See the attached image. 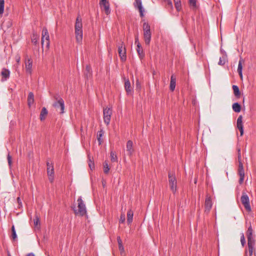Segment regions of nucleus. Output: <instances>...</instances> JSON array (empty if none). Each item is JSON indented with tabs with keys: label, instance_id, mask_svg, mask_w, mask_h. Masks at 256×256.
Here are the masks:
<instances>
[{
	"label": "nucleus",
	"instance_id": "28",
	"mask_svg": "<svg viewBox=\"0 0 256 256\" xmlns=\"http://www.w3.org/2000/svg\"><path fill=\"white\" fill-rule=\"evenodd\" d=\"M232 110L234 112H239L241 110V106L238 102H234L232 106Z\"/></svg>",
	"mask_w": 256,
	"mask_h": 256
},
{
	"label": "nucleus",
	"instance_id": "26",
	"mask_svg": "<svg viewBox=\"0 0 256 256\" xmlns=\"http://www.w3.org/2000/svg\"><path fill=\"white\" fill-rule=\"evenodd\" d=\"M34 102V95L32 92H30L28 97V104L30 107Z\"/></svg>",
	"mask_w": 256,
	"mask_h": 256
},
{
	"label": "nucleus",
	"instance_id": "13",
	"mask_svg": "<svg viewBox=\"0 0 256 256\" xmlns=\"http://www.w3.org/2000/svg\"><path fill=\"white\" fill-rule=\"evenodd\" d=\"M212 206V198L210 196H206L205 203L204 208L205 212L208 213L211 210Z\"/></svg>",
	"mask_w": 256,
	"mask_h": 256
},
{
	"label": "nucleus",
	"instance_id": "2",
	"mask_svg": "<svg viewBox=\"0 0 256 256\" xmlns=\"http://www.w3.org/2000/svg\"><path fill=\"white\" fill-rule=\"evenodd\" d=\"M78 202V209L76 208L75 206L72 208V210L76 215H78L83 216L86 214V205L82 200L81 196L79 197L77 200Z\"/></svg>",
	"mask_w": 256,
	"mask_h": 256
},
{
	"label": "nucleus",
	"instance_id": "36",
	"mask_svg": "<svg viewBox=\"0 0 256 256\" xmlns=\"http://www.w3.org/2000/svg\"><path fill=\"white\" fill-rule=\"evenodd\" d=\"M110 158H111V160L112 162L117 161V156L114 152H110Z\"/></svg>",
	"mask_w": 256,
	"mask_h": 256
},
{
	"label": "nucleus",
	"instance_id": "7",
	"mask_svg": "<svg viewBox=\"0 0 256 256\" xmlns=\"http://www.w3.org/2000/svg\"><path fill=\"white\" fill-rule=\"evenodd\" d=\"M238 173L240 176L239 184H242L244 182V169L243 164L240 160V156H238Z\"/></svg>",
	"mask_w": 256,
	"mask_h": 256
},
{
	"label": "nucleus",
	"instance_id": "16",
	"mask_svg": "<svg viewBox=\"0 0 256 256\" xmlns=\"http://www.w3.org/2000/svg\"><path fill=\"white\" fill-rule=\"evenodd\" d=\"M126 148L128 154L129 156H132L134 152V149L133 148V142L132 140H129L127 142Z\"/></svg>",
	"mask_w": 256,
	"mask_h": 256
},
{
	"label": "nucleus",
	"instance_id": "50",
	"mask_svg": "<svg viewBox=\"0 0 256 256\" xmlns=\"http://www.w3.org/2000/svg\"><path fill=\"white\" fill-rule=\"evenodd\" d=\"M46 166H47V168H50V167H54L53 165L52 164H50L49 162H46Z\"/></svg>",
	"mask_w": 256,
	"mask_h": 256
},
{
	"label": "nucleus",
	"instance_id": "31",
	"mask_svg": "<svg viewBox=\"0 0 256 256\" xmlns=\"http://www.w3.org/2000/svg\"><path fill=\"white\" fill-rule=\"evenodd\" d=\"M12 240H16L17 239V235L14 225L12 226Z\"/></svg>",
	"mask_w": 256,
	"mask_h": 256
},
{
	"label": "nucleus",
	"instance_id": "33",
	"mask_svg": "<svg viewBox=\"0 0 256 256\" xmlns=\"http://www.w3.org/2000/svg\"><path fill=\"white\" fill-rule=\"evenodd\" d=\"M38 36L36 34L34 33L32 37V42L34 44L36 45L38 44Z\"/></svg>",
	"mask_w": 256,
	"mask_h": 256
},
{
	"label": "nucleus",
	"instance_id": "44",
	"mask_svg": "<svg viewBox=\"0 0 256 256\" xmlns=\"http://www.w3.org/2000/svg\"><path fill=\"white\" fill-rule=\"evenodd\" d=\"M125 215L124 214H122L120 216V222L123 223L125 221Z\"/></svg>",
	"mask_w": 256,
	"mask_h": 256
},
{
	"label": "nucleus",
	"instance_id": "40",
	"mask_svg": "<svg viewBox=\"0 0 256 256\" xmlns=\"http://www.w3.org/2000/svg\"><path fill=\"white\" fill-rule=\"evenodd\" d=\"M7 159H8V166L10 168L12 165V158L9 154H8Z\"/></svg>",
	"mask_w": 256,
	"mask_h": 256
},
{
	"label": "nucleus",
	"instance_id": "27",
	"mask_svg": "<svg viewBox=\"0 0 256 256\" xmlns=\"http://www.w3.org/2000/svg\"><path fill=\"white\" fill-rule=\"evenodd\" d=\"M134 213L132 210H129L127 212V222L130 224L132 222Z\"/></svg>",
	"mask_w": 256,
	"mask_h": 256
},
{
	"label": "nucleus",
	"instance_id": "10",
	"mask_svg": "<svg viewBox=\"0 0 256 256\" xmlns=\"http://www.w3.org/2000/svg\"><path fill=\"white\" fill-rule=\"evenodd\" d=\"M240 200L242 203L244 205L246 210L248 212H250L251 210V208L250 204L249 198L248 195L243 193Z\"/></svg>",
	"mask_w": 256,
	"mask_h": 256
},
{
	"label": "nucleus",
	"instance_id": "1",
	"mask_svg": "<svg viewBox=\"0 0 256 256\" xmlns=\"http://www.w3.org/2000/svg\"><path fill=\"white\" fill-rule=\"evenodd\" d=\"M253 230L252 226H250L246 232V235L248 238V252L249 256H255L253 255V252H255V240L252 236Z\"/></svg>",
	"mask_w": 256,
	"mask_h": 256
},
{
	"label": "nucleus",
	"instance_id": "17",
	"mask_svg": "<svg viewBox=\"0 0 256 256\" xmlns=\"http://www.w3.org/2000/svg\"><path fill=\"white\" fill-rule=\"evenodd\" d=\"M1 74L2 76V81H6L10 78V71L6 68H3L1 72Z\"/></svg>",
	"mask_w": 256,
	"mask_h": 256
},
{
	"label": "nucleus",
	"instance_id": "19",
	"mask_svg": "<svg viewBox=\"0 0 256 256\" xmlns=\"http://www.w3.org/2000/svg\"><path fill=\"white\" fill-rule=\"evenodd\" d=\"M76 42L78 44H81L83 38L82 30H74Z\"/></svg>",
	"mask_w": 256,
	"mask_h": 256
},
{
	"label": "nucleus",
	"instance_id": "37",
	"mask_svg": "<svg viewBox=\"0 0 256 256\" xmlns=\"http://www.w3.org/2000/svg\"><path fill=\"white\" fill-rule=\"evenodd\" d=\"M110 168L108 164L106 162H104V172L105 174H108L109 172Z\"/></svg>",
	"mask_w": 256,
	"mask_h": 256
},
{
	"label": "nucleus",
	"instance_id": "32",
	"mask_svg": "<svg viewBox=\"0 0 256 256\" xmlns=\"http://www.w3.org/2000/svg\"><path fill=\"white\" fill-rule=\"evenodd\" d=\"M175 7L178 11L181 10V1L180 0H174Z\"/></svg>",
	"mask_w": 256,
	"mask_h": 256
},
{
	"label": "nucleus",
	"instance_id": "41",
	"mask_svg": "<svg viewBox=\"0 0 256 256\" xmlns=\"http://www.w3.org/2000/svg\"><path fill=\"white\" fill-rule=\"evenodd\" d=\"M240 242L242 246H244L246 244V240L243 233H242L240 236Z\"/></svg>",
	"mask_w": 256,
	"mask_h": 256
},
{
	"label": "nucleus",
	"instance_id": "21",
	"mask_svg": "<svg viewBox=\"0 0 256 256\" xmlns=\"http://www.w3.org/2000/svg\"><path fill=\"white\" fill-rule=\"evenodd\" d=\"M47 174L49 180L52 182L54 180V167L47 168Z\"/></svg>",
	"mask_w": 256,
	"mask_h": 256
},
{
	"label": "nucleus",
	"instance_id": "18",
	"mask_svg": "<svg viewBox=\"0 0 256 256\" xmlns=\"http://www.w3.org/2000/svg\"><path fill=\"white\" fill-rule=\"evenodd\" d=\"M124 89L127 94H132V88L131 86L130 80L127 79L125 80Z\"/></svg>",
	"mask_w": 256,
	"mask_h": 256
},
{
	"label": "nucleus",
	"instance_id": "11",
	"mask_svg": "<svg viewBox=\"0 0 256 256\" xmlns=\"http://www.w3.org/2000/svg\"><path fill=\"white\" fill-rule=\"evenodd\" d=\"M44 39L46 40V44L48 48L50 46V36L46 28H44L42 30V45L43 46L44 44Z\"/></svg>",
	"mask_w": 256,
	"mask_h": 256
},
{
	"label": "nucleus",
	"instance_id": "12",
	"mask_svg": "<svg viewBox=\"0 0 256 256\" xmlns=\"http://www.w3.org/2000/svg\"><path fill=\"white\" fill-rule=\"evenodd\" d=\"M32 60L27 56L25 60V66L26 72L30 74L32 72Z\"/></svg>",
	"mask_w": 256,
	"mask_h": 256
},
{
	"label": "nucleus",
	"instance_id": "53",
	"mask_svg": "<svg viewBox=\"0 0 256 256\" xmlns=\"http://www.w3.org/2000/svg\"><path fill=\"white\" fill-rule=\"evenodd\" d=\"M136 88H138L140 86V84L138 80H137L136 82Z\"/></svg>",
	"mask_w": 256,
	"mask_h": 256
},
{
	"label": "nucleus",
	"instance_id": "30",
	"mask_svg": "<svg viewBox=\"0 0 256 256\" xmlns=\"http://www.w3.org/2000/svg\"><path fill=\"white\" fill-rule=\"evenodd\" d=\"M117 240L118 244V248L120 250V252L122 253L124 252V248L122 246V240L120 236H118Z\"/></svg>",
	"mask_w": 256,
	"mask_h": 256
},
{
	"label": "nucleus",
	"instance_id": "8",
	"mask_svg": "<svg viewBox=\"0 0 256 256\" xmlns=\"http://www.w3.org/2000/svg\"><path fill=\"white\" fill-rule=\"evenodd\" d=\"M118 52L122 62L126 60V50L124 42H122L118 46Z\"/></svg>",
	"mask_w": 256,
	"mask_h": 256
},
{
	"label": "nucleus",
	"instance_id": "43",
	"mask_svg": "<svg viewBox=\"0 0 256 256\" xmlns=\"http://www.w3.org/2000/svg\"><path fill=\"white\" fill-rule=\"evenodd\" d=\"M86 70L87 71L88 73H90L91 72V68L90 66L87 65L86 68ZM91 74H86V75L88 76V75H90Z\"/></svg>",
	"mask_w": 256,
	"mask_h": 256
},
{
	"label": "nucleus",
	"instance_id": "54",
	"mask_svg": "<svg viewBox=\"0 0 256 256\" xmlns=\"http://www.w3.org/2000/svg\"><path fill=\"white\" fill-rule=\"evenodd\" d=\"M26 256H34L32 252L28 253Z\"/></svg>",
	"mask_w": 256,
	"mask_h": 256
},
{
	"label": "nucleus",
	"instance_id": "47",
	"mask_svg": "<svg viewBox=\"0 0 256 256\" xmlns=\"http://www.w3.org/2000/svg\"><path fill=\"white\" fill-rule=\"evenodd\" d=\"M104 134V131L102 130H100V131L98 132V137H101Z\"/></svg>",
	"mask_w": 256,
	"mask_h": 256
},
{
	"label": "nucleus",
	"instance_id": "56",
	"mask_svg": "<svg viewBox=\"0 0 256 256\" xmlns=\"http://www.w3.org/2000/svg\"><path fill=\"white\" fill-rule=\"evenodd\" d=\"M8 256H11L9 252H8Z\"/></svg>",
	"mask_w": 256,
	"mask_h": 256
},
{
	"label": "nucleus",
	"instance_id": "39",
	"mask_svg": "<svg viewBox=\"0 0 256 256\" xmlns=\"http://www.w3.org/2000/svg\"><path fill=\"white\" fill-rule=\"evenodd\" d=\"M189 4L194 8L196 7V0H188Z\"/></svg>",
	"mask_w": 256,
	"mask_h": 256
},
{
	"label": "nucleus",
	"instance_id": "3",
	"mask_svg": "<svg viewBox=\"0 0 256 256\" xmlns=\"http://www.w3.org/2000/svg\"><path fill=\"white\" fill-rule=\"evenodd\" d=\"M168 184L171 190L174 194L176 193L177 190V180L174 172H168Z\"/></svg>",
	"mask_w": 256,
	"mask_h": 256
},
{
	"label": "nucleus",
	"instance_id": "34",
	"mask_svg": "<svg viewBox=\"0 0 256 256\" xmlns=\"http://www.w3.org/2000/svg\"><path fill=\"white\" fill-rule=\"evenodd\" d=\"M226 61V56H224L220 57L219 60L218 64L220 66H224Z\"/></svg>",
	"mask_w": 256,
	"mask_h": 256
},
{
	"label": "nucleus",
	"instance_id": "42",
	"mask_svg": "<svg viewBox=\"0 0 256 256\" xmlns=\"http://www.w3.org/2000/svg\"><path fill=\"white\" fill-rule=\"evenodd\" d=\"M34 224L35 226H37L40 224L39 218L37 216L34 219Z\"/></svg>",
	"mask_w": 256,
	"mask_h": 256
},
{
	"label": "nucleus",
	"instance_id": "48",
	"mask_svg": "<svg viewBox=\"0 0 256 256\" xmlns=\"http://www.w3.org/2000/svg\"><path fill=\"white\" fill-rule=\"evenodd\" d=\"M20 57L19 55H17L16 56V62L18 64L20 62Z\"/></svg>",
	"mask_w": 256,
	"mask_h": 256
},
{
	"label": "nucleus",
	"instance_id": "23",
	"mask_svg": "<svg viewBox=\"0 0 256 256\" xmlns=\"http://www.w3.org/2000/svg\"><path fill=\"white\" fill-rule=\"evenodd\" d=\"M136 51L139 56L140 58V59L143 58L144 56V54L143 52L142 48L141 46L140 42H138V44H137Z\"/></svg>",
	"mask_w": 256,
	"mask_h": 256
},
{
	"label": "nucleus",
	"instance_id": "25",
	"mask_svg": "<svg viewBox=\"0 0 256 256\" xmlns=\"http://www.w3.org/2000/svg\"><path fill=\"white\" fill-rule=\"evenodd\" d=\"M48 112L45 107H43L42 109L40 118L41 121H43L46 119V116L48 115Z\"/></svg>",
	"mask_w": 256,
	"mask_h": 256
},
{
	"label": "nucleus",
	"instance_id": "52",
	"mask_svg": "<svg viewBox=\"0 0 256 256\" xmlns=\"http://www.w3.org/2000/svg\"><path fill=\"white\" fill-rule=\"evenodd\" d=\"M138 42H139V41H138V36H137L136 38H135V43L136 44H138Z\"/></svg>",
	"mask_w": 256,
	"mask_h": 256
},
{
	"label": "nucleus",
	"instance_id": "6",
	"mask_svg": "<svg viewBox=\"0 0 256 256\" xmlns=\"http://www.w3.org/2000/svg\"><path fill=\"white\" fill-rule=\"evenodd\" d=\"M52 106L60 114L64 113V100H60V101L54 102L52 104Z\"/></svg>",
	"mask_w": 256,
	"mask_h": 256
},
{
	"label": "nucleus",
	"instance_id": "38",
	"mask_svg": "<svg viewBox=\"0 0 256 256\" xmlns=\"http://www.w3.org/2000/svg\"><path fill=\"white\" fill-rule=\"evenodd\" d=\"M53 98L55 100L54 102L60 101V100H63V99L60 97V94H56L53 96Z\"/></svg>",
	"mask_w": 256,
	"mask_h": 256
},
{
	"label": "nucleus",
	"instance_id": "55",
	"mask_svg": "<svg viewBox=\"0 0 256 256\" xmlns=\"http://www.w3.org/2000/svg\"><path fill=\"white\" fill-rule=\"evenodd\" d=\"M220 51H221V52H222V53L224 54V56H226V52H225L224 51L222 50H220Z\"/></svg>",
	"mask_w": 256,
	"mask_h": 256
},
{
	"label": "nucleus",
	"instance_id": "20",
	"mask_svg": "<svg viewBox=\"0 0 256 256\" xmlns=\"http://www.w3.org/2000/svg\"><path fill=\"white\" fill-rule=\"evenodd\" d=\"M82 20L78 16L76 19L74 26V30H82Z\"/></svg>",
	"mask_w": 256,
	"mask_h": 256
},
{
	"label": "nucleus",
	"instance_id": "46",
	"mask_svg": "<svg viewBox=\"0 0 256 256\" xmlns=\"http://www.w3.org/2000/svg\"><path fill=\"white\" fill-rule=\"evenodd\" d=\"M17 202L18 204V207L19 208L22 207V202L21 200L20 197H18L17 198Z\"/></svg>",
	"mask_w": 256,
	"mask_h": 256
},
{
	"label": "nucleus",
	"instance_id": "24",
	"mask_svg": "<svg viewBox=\"0 0 256 256\" xmlns=\"http://www.w3.org/2000/svg\"><path fill=\"white\" fill-rule=\"evenodd\" d=\"M244 62V60L242 58H240V60L238 62V72L240 77L242 78V64Z\"/></svg>",
	"mask_w": 256,
	"mask_h": 256
},
{
	"label": "nucleus",
	"instance_id": "35",
	"mask_svg": "<svg viewBox=\"0 0 256 256\" xmlns=\"http://www.w3.org/2000/svg\"><path fill=\"white\" fill-rule=\"evenodd\" d=\"M4 0H0V15H2L4 12Z\"/></svg>",
	"mask_w": 256,
	"mask_h": 256
},
{
	"label": "nucleus",
	"instance_id": "51",
	"mask_svg": "<svg viewBox=\"0 0 256 256\" xmlns=\"http://www.w3.org/2000/svg\"><path fill=\"white\" fill-rule=\"evenodd\" d=\"M98 140L99 142V144H100L102 142V140L101 138V137H98Z\"/></svg>",
	"mask_w": 256,
	"mask_h": 256
},
{
	"label": "nucleus",
	"instance_id": "4",
	"mask_svg": "<svg viewBox=\"0 0 256 256\" xmlns=\"http://www.w3.org/2000/svg\"><path fill=\"white\" fill-rule=\"evenodd\" d=\"M144 38L146 44L148 45L150 42L152 34L150 32V26L148 22H144L143 24Z\"/></svg>",
	"mask_w": 256,
	"mask_h": 256
},
{
	"label": "nucleus",
	"instance_id": "22",
	"mask_svg": "<svg viewBox=\"0 0 256 256\" xmlns=\"http://www.w3.org/2000/svg\"><path fill=\"white\" fill-rule=\"evenodd\" d=\"M176 78L174 75H172L170 77V89L171 91L173 92L176 88Z\"/></svg>",
	"mask_w": 256,
	"mask_h": 256
},
{
	"label": "nucleus",
	"instance_id": "9",
	"mask_svg": "<svg viewBox=\"0 0 256 256\" xmlns=\"http://www.w3.org/2000/svg\"><path fill=\"white\" fill-rule=\"evenodd\" d=\"M100 6L101 9L104 11L106 15H108L110 13V3L107 0H100Z\"/></svg>",
	"mask_w": 256,
	"mask_h": 256
},
{
	"label": "nucleus",
	"instance_id": "14",
	"mask_svg": "<svg viewBox=\"0 0 256 256\" xmlns=\"http://www.w3.org/2000/svg\"><path fill=\"white\" fill-rule=\"evenodd\" d=\"M134 5L135 8H138L140 13V16L141 17H143L144 9L142 6V0H135Z\"/></svg>",
	"mask_w": 256,
	"mask_h": 256
},
{
	"label": "nucleus",
	"instance_id": "49",
	"mask_svg": "<svg viewBox=\"0 0 256 256\" xmlns=\"http://www.w3.org/2000/svg\"><path fill=\"white\" fill-rule=\"evenodd\" d=\"M89 167L91 170L94 168V163L92 162H90L89 164Z\"/></svg>",
	"mask_w": 256,
	"mask_h": 256
},
{
	"label": "nucleus",
	"instance_id": "15",
	"mask_svg": "<svg viewBox=\"0 0 256 256\" xmlns=\"http://www.w3.org/2000/svg\"><path fill=\"white\" fill-rule=\"evenodd\" d=\"M242 116H240L237 119L236 122V126L237 128L240 131V135L242 136L244 134V126L242 124Z\"/></svg>",
	"mask_w": 256,
	"mask_h": 256
},
{
	"label": "nucleus",
	"instance_id": "29",
	"mask_svg": "<svg viewBox=\"0 0 256 256\" xmlns=\"http://www.w3.org/2000/svg\"><path fill=\"white\" fill-rule=\"evenodd\" d=\"M232 90H234V96L236 98H239L240 96V92L238 87L237 86L234 85V86H232Z\"/></svg>",
	"mask_w": 256,
	"mask_h": 256
},
{
	"label": "nucleus",
	"instance_id": "45",
	"mask_svg": "<svg viewBox=\"0 0 256 256\" xmlns=\"http://www.w3.org/2000/svg\"><path fill=\"white\" fill-rule=\"evenodd\" d=\"M168 6L170 8H172V4L170 0H166Z\"/></svg>",
	"mask_w": 256,
	"mask_h": 256
},
{
	"label": "nucleus",
	"instance_id": "5",
	"mask_svg": "<svg viewBox=\"0 0 256 256\" xmlns=\"http://www.w3.org/2000/svg\"><path fill=\"white\" fill-rule=\"evenodd\" d=\"M112 110L111 108H106L103 110L104 121L106 126L110 124Z\"/></svg>",
	"mask_w": 256,
	"mask_h": 256
}]
</instances>
